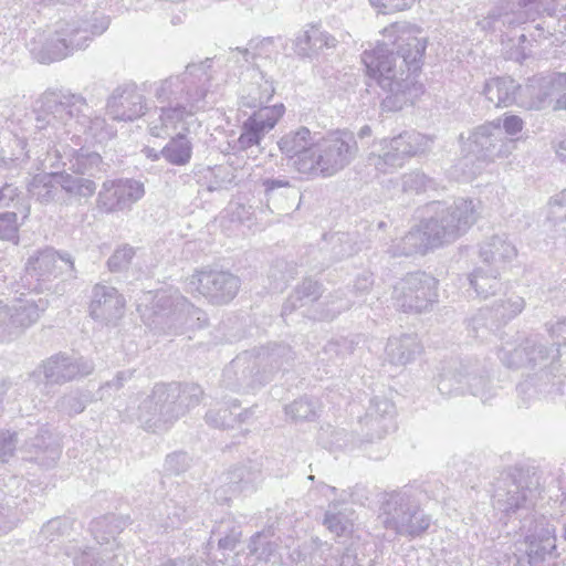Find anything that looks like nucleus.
Wrapping results in <instances>:
<instances>
[{"label": "nucleus", "instance_id": "obj_1", "mask_svg": "<svg viewBox=\"0 0 566 566\" xmlns=\"http://www.w3.org/2000/svg\"><path fill=\"white\" fill-rule=\"evenodd\" d=\"M39 108L32 147H39L35 155L45 163L52 155L55 161L50 167H57V159L63 156H75L72 169L77 174H85L87 164L96 165L101 156L96 153L84 155L65 145L66 140L75 146L82 143H104L113 138L115 128L108 125L104 117L91 116L82 112L86 106L83 96L69 91H46L39 98Z\"/></svg>", "mask_w": 566, "mask_h": 566}, {"label": "nucleus", "instance_id": "obj_2", "mask_svg": "<svg viewBox=\"0 0 566 566\" xmlns=\"http://www.w3.org/2000/svg\"><path fill=\"white\" fill-rule=\"evenodd\" d=\"M419 28L396 22L382 31L384 41L361 54L367 74L387 92L382 111L397 112L412 104L422 93L417 75L422 66L427 39Z\"/></svg>", "mask_w": 566, "mask_h": 566}, {"label": "nucleus", "instance_id": "obj_3", "mask_svg": "<svg viewBox=\"0 0 566 566\" xmlns=\"http://www.w3.org/2000/svg\"><path fill=\"white\" fill-rule=\"evenodd\" d=\"M210 60L188 64L179 75H172L154 84V95L168 106L159 109L157 118L150 120L149 133L164 138L179 125L191 132L200 124L196 114L206 108V96L210 87Z\"/></svg>", "mask_w": 566, "mask_h": 566}, {"label": "nucleus", "instance_id": "obj_4", "mask_svg": "<svg viewBox=\"0 0 566 566\" xmlns=\"http://www.w3.org/2000/svg\"><path fill=\"white\" fill-rule=\"evenodd\" d=\"M281 153L293 159L295 170L308 179L328 178L347 167L358 153L355 135L337 129L324 136L300 127L277 142Z\"/></svg>", "mask_w": 566, "mask_h": 566}, {"label": "nucleus", "instance_id": "obj_5", "mask_svg": "<svg viewBox=\"0 0 566 566\" xmlns=\"http://www.w3.org/2000/svg\"><path fill=\"white\" fill-rule=\"evenodd\" d=\"M436 216L409 231L388 252L392 256L424 254L428 250L455 241L464 234L478 219L476 205L472 200L460 198L451 206L434 202Z\"/></svg>", "mask_w": 566, "mask_h": 566}, {"label": "nucleus", "instance_id": "obj_6", "mask_svg": "<svg viewBox=\"0 0 566 566\" xmlns=\"http://www.w3.org/2000/svg\"><path fill=\"white\" fill-rule=\"evenodd\" d=\"M500 360L509 368L539 367L541 373L534 378L524 380L517 386V392L525 405L536 394L555 399L562 395L563 380L553 375L546 367L555 369L558 349H548L539 336H530L521 342H505L499 349Z\"/></svg>", "mask_w": 566, "mask_h": 566}, {"label": "nucleus", "instance_id": "obj_7", "mask_svg": "<svg viewBox=\"0 0 566 566\" xmlns=\"http://www.w3.org/2000/svg\"><path fill=\"white\" fill-rule=\"evenodd\" d=\"M251 77L253 81L247 87V93L242 95L241 105L258 109L243 122L241 127L238 147L242 150L260 145L285 112L283 104L263 106L275 92L272 81L259 70H253Z\"/></svg>", "mask_w": 566, "mask_h": 566}, {"label": "nucleus", "instance_id": "obj_8", "mask_svg": "<svg viewBox=\"0 0 566 566\" xmlns=\"http://www.w3.org/2000/svg\"><path fill=\"white\" fill-rule=\"evenodd\" d=\"M472 156L461 158L455 165L463 178L471 179L479 175L485 165L497 159L507 158L516 148V140L503 135L501 119L484 123L475 127L467 144Z\"/></svg>", "mask_w": 566, "mask_h": 566}, {"label": "nucleus", "instance_id": "obj_9", "mask_svg": "<svg viewBox=\"0 0 566 566\" xmlns=\"http://www.w3.org/2000/svg\"><path fill=\"white\" fill-rule=\"evenodd\" d=\"M206 313L192 305L178 290L161 291L155 295L153 312L145 323L155 332L178 335L207 324Z\"/></svg>", "mask_w": 566, "mask_h": 566}, {"label": "nucleus", "instance_id": "obj_10", "mask_svg": "<svg viewBox=\"0 0 566 566\" xmlns=\"http://www.w3.org/2000/svg\"><path fill=\"white\" fill-rule=\"evenodd\" d=\"M379 517L386 530L410 538L422 535L431 524L430 516L421 510L419 501L408 489L385 493Z\"/></svg>", "mask_w": 566, "mask_h": 566}, {"label": "nucleus", "instance_id": "obj_11", "mask_svg": "<svg viewBox=\"0 0 566 566\" xmlns=\"http://www.w3.org/2000/svg\"><path fill=\"white\" fill-rule=\"evenodd\" d=\"M438 390L444 396L470 394L483 402L494 396L488 370L476 359L468 358L449 365L439 375Z\"/></svg>", "mask_w": 566, "mask_h": 566}, {"label": "nucleus", "instance_id": "obj_12", "mask_svg": "<svg viewBox=\"0 0 566 566\" xmlns=\"http://www.w3.org/2000/svg\"><path fill=\"white\" fill-rule=\"evenodd\" d=\"M430 137L416 130H408L392 138H384L376 143L368 158V165L381 174H391L417 155L431 147Z\"/></svg>", "mask_w": 566, "mask_h": 566}, {"label": "nucleus", "instance_id": "obj_13", "mask_svg": "<svg viewBox=\"0 0 566 566\" xmlns=\"http://www.w3.org/2000/svg\"><path fill=\"white\" fill-rule=\"evenodd\" d=\"M430 137L416 130H408L392 138H384L376 143L368 158V165L381 174H391L417 155L431 147Z\"/></svg>", "mask_w": 566, "mask_h": 566}, {"label": "nucleus", "instance_id": "obj_14", "mask_svg": "<svg viewBox=\"0 0 566 566\" xmlns=\"http://www.w3.org/2000/svg\"><path fill=\"white\" fill-rule=\"evenodd\" d=\"M438 281L426 272L408 273L392 287L394 305L403 312L421 313L438 301Z\"/></svg>", "mask_w": 566, "mask_h": 566}, {"label": "nucleus", "instance_id": "obj_15", "mask_svg": "<svg viewBox=\"0 0 566 566\" xmlns=\"http://www.w3.org/2000/svg\"><path fill=\"white\" fill-rule=\"evenodd\" d=\"M109 525V517L95 520L91 530L98 547H67L65 554L72 558L74 566H122L120 547L114 536V530H109L107 536L104 528Z\"/></svg>", "mask_w": 566, "mask_h": 566}, {"label": "nucleus", "instance_id": "obj_16", "mask_svg": "<svg viewBox=\"0 0 566 566\" xmlns=\"http://www.w3.org/2000/svg\"><path fill=\"white\" fill-rule=\"evenodd\" d=\"M107 25L98 28L91 25L86 21H72L65 23L56 35L50 39L40 53L41 63H51L60 61L72 54L76 50H83L88 46L94 35H99L106 30Z\"/></svg>", "mask_w": 566, "mask_h": 566}, {"label": "nucleus", "instance_id": "obj_17", "mask_svg": "<svg viewBox=\"0 0 566 566\" xmlns=\"http://www.w3.org/2000/svg\"><path fill=\"white\" fill-rule=\"evenodd\" d=\"M240 284V279L228 271L207 269L197 270L186 281L189 293H198L216 305L231 302L238 294Z\"/></svg>", "mask_w": 566, "mask_h": 566}, {"label": "nucleus", "instance_id": "obj_18", "mask_svg": "<svg viewBox=\"0 0 566 566\" xmlns=\"http://www.w3.org/2000/svg\"><path fill=\"white\" fill-rule=\"evenodd\" d=\"M74 262L70 254H61L48 248L31 255L25 264V280L32 290H42L52 279L73 272Z\"/></svg>", "mask_w": 566, "mask_h": 566}, {"label": "nucleus", "instance_id": "obj_19", "mask_svg": "<svg viewBox=\"0 0 566 566\" xmlns=\"http://www.w3.org/2000/svg\"><path fill=\"white\" fill-rule=\"evenodd\" d=\"M325 489L335 494V501L331 502L324 514L323 525L335 536H348L354 532L355 521L357 518L355 511L347 505L349 499L353 503L364 504V499L368 500L365 494V488L356 486L350 493L343 491L337 497V490L334 486L326 485Z\"/></svg>", "mask_w": 566, "mask_h": 566}, {"label": "nucleus", "instance_id": "obj_20", "mask_svg": "<svg viewBox=\"0 0 566 566\" xmlns=\"http://www.w3.org/2000/svg\"><path fill=\"white\" fill-rule=\"evenodd\" d=\"M517 545V551L525 553L530 565L544 560L556 549L555 524L546 516L535 517L525 531L524 541Z\"/></svg>", "mask_w": 566, "mask_h": 566}, {"label": "nucleus", "instance_id": "obj_21", "mask_svg": "<svg viewBox=\"0 0 566 566\" xmlns=\"http://www.w3.org/2000/svg\"><path fill=\"white\" fill-rule=\"evenodd\" d=\"M145 195V186L136 179L105 181L98 192V207L107 212L129 210Z\"/></svg>", "mask_w": 566, "mask_h": 566}, {"label": "nucleus", "instance_id": "obj_22", "mask_svg": "<svg viewBox=\"0 0 566 566\" xmlns=\"http://www.w3.org/2000/svg\"><path fill=\"white\" fill-rule=\"evenodd\" d=\"M266 380L255 354L252 353L238 355L222 375L223 385L235 391L254 389Z\"/></svg>", "mask_w": 566, "mask_h": 566}, {"label": "nucleus", "instance_id": "obj_23", "mask_svg": "<svg viewBox=\"0 0 566 566\" xmlns=\"http://www.w3.org/2000/svg\"><path fill=\"white\" fill-rule=\"evenodd\" d=\"M156 394L165 399L164 415L174 422L186 410L197 406L203 395L202 389L196 384L180 385L178 382L157 384Z\"/></svg>", "mask_w": 566, "mask_h": 566}, {"label": "nucleus", "instance_id": "obj_24", "mask_svg": "<svg viewBox=\"0 0 566 566\" xmlns=\"http://www.w3.org/2000/svg\"><path fill=\"white\" fill-rule=\"evenodd\" d=\"M106 109L114 120L132 122L145 114V97L136 84L125 83L113 91L107 99Z\"/></svg>", "mask_w": 566, "mask_h": 566}, {"label": "nucleus", "instance_id": "obj_25", "mask_svg": "<svg viewBox=\"0 0 566 566\" xmlns=\"http://www.w3.org/2000/svg\"><path fill=\"white\" fill-rule=\"evenodd\" d=\"M525 301L522 296L510 293L496 300L491 307H484L472 318V327L478 333L480 328L494 331L522 313Z\"/></svg>", "mask_w": 566, "mask_h": 566}, {"label": "nucleus", "instance_id": "obj_26", "mask_svg": "<svg viewBox=\"0 0 566 566\" xmlns=\"http://www.w3.org/2000/svg\"><path fill=\"white\" fill-rule=\"evenodd\" d=\"M504 12L501 22L509 28H516L535 21L542 14L552 17L557 10V0H503Z\"/></svg>", "mask_w": 566, "mask_h": 566}, {"label": "nucleus", "instance_id": "obj_27", "mask_svg": "<svg viewBox=\"0 0 566 566\" xmlns=\"http://www.w3.org/2000/svg\"><path fill=\"white\" fill-rule=\"evenodd\" d=\"M125 300L118 291L108 285L96 284L93 289L90 314L104 325H116L124 316Z\"/></svg>", "mask_w": 566, "mask_h": 566}, {"label": "nucleus", "instance_id": "obj_28", "mask_svg": "<svg viewBox=\"0 0 566 566\" xmlns=\"http://www.w3.org/2000/svg\"><path fill=\"white\" fill-rule=\"evenodd\" d=\"M42 373L48 382L64 384L90 375L94 365L83 357H71L64 354L51 356L41 365Z\"/></svg>", "mask_w": 566, "mask_h": 566}, {"label": "nucleus", "instance_id": "obj_29", "mask_svg": "<svg viewBox=\"0 0 566 566\" xmlns=\"http://www.w3.org/2000/svg\"><path fill=\"white\" fill-rule=\"evenodd\" d=\"M46 307V302L39 300H19L11 306L0 301V333H13L17 328H27L34 324Z\"/></svg>", "mask_w": 566, "mask_h": 566}, {"label": "nucleus", "instance_id": "obj_30", "mask_svg": "<svg viewBox=\"0 0 566 566\" xmlns=\"http://www.w3.org/2000/svg\"><path fill=\"white\" fill-rule=\"evenodd\" d=\"M165 399H161L156 394V386L153 388L151 394L143 398L137 407L135 420L146 430L161 431L172 423L171 419H167L164 415Z\"/></svg>", "mask_w": 566, "mask_h": 566}, {"label": "nucleus", "instance_id": "obj_31", "mask_svg": "<svg viewBox=\"0 0 566 566\" xmlns=\"http://www.w3.org/2000/svg\"><path fill=\"white\" fill-rule=\"evenodd\" d=\"M395 405L386 397H375L370 400L364 422L371 431L373 438L381 439L395 430Z\"/></svg>", "mask_w": 566, "mask_h": 566}, {"label": "nucleus", "instance_id": "obj_32", "mask_svg": "<svg viewBox=\"0 0 566 566\" xmlns=\"http://www.w3.org/2000/svg\"><path fill=\"white\" fill-rule=\"evenodd\" d=\"M423 350L422 344L417 334L405 333L388 338L385 353L390 364L396 366H406Z\"/></svg>", "mask_w": 566, "mask_h": 566}, {"label": "nucleus", "instance_id": "obj_33", "mask_svg": "<svg viewBox=\"0 0 566 566\" xmlns=\"http://www.w3.org/2000/svg\"><path fill=\"white\" fill-rule=\"evenodd\" d=\"M22 449L29 454L28 460L43 467L54 464L61 454L60 444L49 429H42L40 434L25 441Z\"/></svg>", "mask_w": 566, "mask_h": 566}, {"label": "nucleus", "instance_id": "obj_34", "mask_svg": "<svg viewBox=\"0 0 566 566\" xmlns=\"http://www.w3.org/2000/svg\"><path fill=\"white\" fill-rule=\"evenodd\" d=\"M483 262L493 265L495 271L503 269L517 256L516 245L505 234H497L486 240L480 248Z\"/></svg>", "mask_w": 566, "mask_h": 566}, {"label": "nucleus", "instance_id": "obj_35", "mask_svg": "<svg viewBox=\"0 0 566 566\" xmlns=\"http://www.w3.org/2000/svg\"><path fill=\"white\" fill-rule=\"evenodd\" d=\"M566 86V73L538 74L530 78L526 86L532 97L531 107L539 109L548 97Z\"/></svg>", "mask_w": 566, "mask_h": 566}, {"label": "nucleus", "instance_id": "obj_36", "mask_svg": "<svg viewBox=\"0 0 566 566\" xmlns=\"http://www.w3.org/2000/svg\"><path fill=\"white\" fill-rule=\"evenodd\" d=\"M527 502V490L514 480H509L505 488H497L493 495L494 509L507 516L526 509Z\"/></svg>", "mask_w": 566, "mask_h": 566}, {"label": "nucleus", "instance_id": "obj_37", "mask_svg": "<svg viewBox=\"0 0 566 566\" xmlns=\"http://www.w3.org/2000/svg\"><path fill=\"white\" fill-rule=\"evenodd\" d=\"M269 532H258L251 536L245 556L237 555L234 566H258L269 562L276 549V545L270 541Z\"/></svg>", "mask_w": 566, "mask_h": 566}, {"label": "nucleus", "instance_id": "obj_38", "mask_svg": "<svg viewBox=\"0 0 566 566\" xmlns=\"http://www.w3.org/2000/svg\"><path fill=\"white\" fill-rule=\"evenodd\" d=\"M520 85L511 77H494L485 82L483 94L496 107L515 103Z\"/></svg>", "mask_w": 566, "mask_h": 566}, {"label": "nucleus", "instance_id": "obj_39", "mask_svg": "<svg viewBox=\"0 0 566 566\" xmlns=\"http://www.w3.org/2000/svg\"><path fill=\"white\" fill-rule=\"evenodd\" d=\"M263 374L269 379V374L284 368L294 359V353L290 346L275 345L271 349L262 348L255 354Z\"/></svg>", "mask_w": 566, "mask_h": 566}, {"label": "nucleus", "instance_id": "obj_40", "mask_svg": "<svg viewBox=\"0 0 566 566\" xmlns=\"http://www.w3.org/2000/svg\"><path fill=\"white\" fill-rule=\"evenodd\" d=\"M56 181L61 189L72 198H90L96 191V184L82 176H73L69 172H56Z\"/></svg>", "mask_w": 566, "mask_h": 566}, {"label": "nucleus", "instance_id": "obj_41", "mask_svg": "<svg viewBox=\"0 0 566 566\" xmlns=\"http://www.w3.org/2000/svg\"><path fill=\"white\" fill-rule=\"evenodd\" d=\"M56 172L35 175L28 185L29 195L40 203H50L57 193Z\"/></svg>", "mask_w": 566, "mask_h": 566}, {"label": "nucleus", "instance_id": "obj_42", "mask_svg": "<svg viewBox=\"0 0 566 566\" xmlns=\"http://www.w3.org/2000/svg\"><path fill=\"white\" fill-rule=\"evenodd\" d=\"M161 156L171 165L185 166L192 156V143L182 133L172 137L160 150Z\"/></svg>", "mask_w": 566, "mask_h": 566}, {"label": "nucleus", "instance_id": "obj_43", "mask_svg": "<svg viewBox=\"0 0 566 566\" xmlns=\"http://www.w3.org/2000/svg\"><path fill=\"white\" fill-rule=\"evenodd\" d=\"M321 295V286L317 282L305 280L294 291L282 307V316L285 317L296 307L306 306L315 302Z\"/></svg>", "mask_w": 566, "mask_h": 566}, {"label": "nucleus", "instance_id": "obj_44", "mask_svg": "<svg viewBox=\"0 0 566 566\" xmlns=\"http://www.w3.org/2000/svg\"><path fill=\"white\" fill-rule=\"evenodd\" d=\"M25 147L27 142L15 135L7 142L0 140V166L6 168L21 166L29 158Z\"/></svg>", "mask_w": 566, "mask_h": 566}, {"label": "nucleus", "instance_id": "obj_45", "mask_svg": "<svg viewBox=\"0 0 566 566\" xmlns=\"http://www.w3.org/2000/svg\"><path fill=\"white\" fill-rule=\"evenodd\" d=\"M471 287L481 297H489L501 290L497 271L489 272L483 268L475 269L468 277Z\"/></svg>", "mask_w": 566, "mask_h": 566}, {"label": "nucleus", "instance_id": "obj_46", "mask_svg": "<svg viewBox=\"0 0 566 566\" xmlns=\"http://www.w3.org/2000/svg\"><path fill=\"white\" fill-rule=\"evenodd\" d=\"M239 408L235 401H231L230 407H220L219 409H210L206 413V421L216 428H230L235 422H243L248 417L249 411L234 413L232 409Z\"/></svg>", "mask_w": 566, "mask_h": 566}, {"label": "nucleus", "instance_id": "obj_47", "mask_svg": "<svg viewBox=\"0 0 566 566\" xmlns=\"http://www.w3.org/2000/svg\"><path fill=\"white\" fill-rule=\"evenodd\" d=\"M273 40L271 38L263 39L259 42H250L248 49L237 48L231 51V59L235 63L244 62L250 64L251 61H254L256 57H269L270 50L272 46Z\"/></svg>", "mask_w": 566, "mask_h": 566}, {"label": "nucleus", "instance_id": "obj_48", "mask_svg": "<svg viewBox=\"0 0 566 566\" xmlns=\"http://www.w3.org/2000/svg\"><path fill=\"white\" fill-rule=\"evenodd\" d=\"M356 301L353 298V292L338 290L325 303L326 308L319 315L321 319H333L340 313L349 310Z\"/></svg>", "mask_w": 566, "mask_h": 566}, {"label": "nucleus", "instance_id": "obj_49", "mask_svg": "<svg viewBox=\"0 0 566 566\" xmlns=\"http://www.w3.org/2000/svg\"><path fill=\"white\" fill-rule=\"evenodd\" d=\"M212 535H221L218 539V547L221 551H232L241 538V531L238 526H233L230 518L222 520L213 530Z\"/></svg>", "mask_w": 566, "mask_h": 566}, {"label": "nucleus", "instance_id": "obj_50", "mask_svg": "<svg viewBox=\"0 0 566 566\" xmlns=\"http://www.w3.org/2000/svg\"><path fill=\"white\" fill-rule=\"evenodd\" d=\"M285 412L293 420H313L317 413V405L310 398H300L286 406Z\"/></svg>", "mask_w": 566, "mask_h": 566}, {"label": "nucleus", "instance_id": "obj_51", "mask_svg": "<svg viewBox=\"0 0 566 566\" xmlns=\"http://www.w3.org/2000/svg\"><path fill=\"white\" fill-rule=\"evenodd\" d=\"M135 256V249L129 244L119 245L107 260V266L112 272H120L126 270L133 258Z\"/></svg>", "mask_w": 566, "mask_h": 566}, {"label": "nucleus", "instance_id": "obj_52", "mask_svg": "<svg viewBox=\"0 0 566 566\" xmlns=\"http://www.w3.org/2000/svg\"><path fill=\"white\" fill-rule=\"evenodd\" d=\"M20 226L17 212L0 213V239L17 242Z\"/></svg>", "mask_w": 566, "mask_h": 566}, {"label": "nucleus", "instance_id": "obj_53", "mask_svg": "<svg viewBox=\"0 0 566 566\" xmlns=\"http://www.w3.org/2000/svg\"><path fill=\"white\" fill-rule=\"evenodd\" d=\"M19 521L15 500L9 499L4 504H0V534L11 531Z\"/></svg>", "mask_w": 566, "mask_h": 566}, {"label": "nucleus", "instance_id": "obj_54", "mask_svg": "<svg viewBox=\"0 0 566 566\" xmlns=\"http://www.w3.org/2000/svg\"><path fill=\"white\" fill-rule=\"evenodd\" d=\"M230 474L231 484L240 492L253 489L259 479L258 472H251L244 467L234 469Z\"/></svg>", "mask_w": 566, "mask_h": 566}, {"label": "nucleus", "instance_id": "obj_55", "mask_svg": "<svg viewBox=\"0 0 566 566\" xmlns=\"http://www.w3.org/2000/svg\"><path fill=\"white\" fill-rule=\"evenodd\" d=\"M310 35L313 45V57L324 48L331 49L337 45V40L326 31H323L318 25H310Z\"/></svg>", "mask_w": 566, "mask_h": 566}, {"label": "nucleus", "instance_id": "obj_56", "mask_svg": "<svg viewBox=\"0 0 566 566\" xmlns=\"http://www.w3.org/2000/svg\"><path fill=\"white\" fill-rule=\"evenodd\" d=\"M547 219L554 222L566 220V189L549 199Z\"/></svg>", "mask_w": 566, "mask_h": 566}, {"label": "nucleus", "instance_id": "obj_57", "mask_svg": "<svg viewBox=\"0 0 566 566\" xmlns=\"http://www.w3.org/2000/svg\"><path fill=\"white\" fill-rule=\"evenodd\" d=\"M431 180L422 172L412 171L409 174H405L401 177V187L403 191H415L420 192L424 191Z\"/></svg>", "mask_w": 566, "mask_h": 566}, {"label": "nucleus", "instance_id": "obj_58", "mask_svg": "<svg viewBox=\"0 0 566 566\" xmlns=\"http://www.w3.org/2000/svg\"><path fill=\"white\" fill-rule=\"evenodd\" d=\"M378 13L389 14L412 7L415 0H369Z\"/></svg>", "mask_w": 566, "mask_h": 566}, {"label": "nucleus", "instance_id": "obj_59", "mask_svg": "<svg viewBox=\"0 0 566 566\" xmlns=\"http://www.w3.org/2000/svg\"><path fill=\"white\" fill-rule=\"evenodd\" d=\"M262 186L269 199L276 193L282 195L285 190H290L292 188L291 182L286 177L265 178L262 180Z\"/></svg>", "mask_w": 566, "mask_h": 566}, {"label": "nucleus", "instance_id": "obj_60", "mask_svg": "<svg viewBox=\"0 0 566 566\" xmlns=\"http://www.w3.org/2000/svg\"><path fill=\"white\" fill-rule=\"evenodd\" d=\"M294 52L301 57H313V45L310 35V25L301 31L294 40Z\"/></svg>", "mask_w": 566, "mask_h": 566}, {"label": "nucleus", "instance_id": "obj_61", "mask_svg": "<svg viewBox=\"0 0 566 566\" xmlns=\"http://www.w3.org/2000/svg\"><path fill=\"white\" fill-rule=\"evenodd\" d=\"M69 528L66 518H52L41 530V534L45 539L54 541V538L63 534Z\"/></svg>", "mask_w": 566, "mask_h": 566}, {"label": "nucleus", "instance_id": "obj_62", "mask_svg": "<svg viewBox=\"0 0 566 566\" xmlns=\"http://www.w3.org/2000/svg\"><path fill=\"white\" fill-rule=\"evenodd\" d=\"M18 443V436L10 431H0V460L7 461L13 455Z\"/></svg>", "mask_w": 566, "mask_h": 566}, {"label": "nucleus", "instance_id": "obj_63", "mask_svg": "<svg viewBox=\"0 0 566 566\" xmlns=\"http://www.w3.org/2000/svg\"><path fill=\"white\" fill-rule=\"evenodd\" d=\"M548 333L554 339L556 347H549L548 349H558L559 346L566 344V318L557 321L555 324L548 327Z\"/></svg>", "mask_w": 566, "mask_h": 566}, {"label": "nucleus", "instance_id": "obj_64", "mask_svg": "<svg viewBox=\"0 0 566 566\" xmlns=\"http://www.w3.org/2000/svg\"><path fill=\"white\" fill-rule=\"evenodd\" d=\"M188 457L186 453L177 452L166 458V469L171 473L179 474L187 468Z\"/></svg>", "mask_w": 566, "mask_h": 566}]
</instances>
